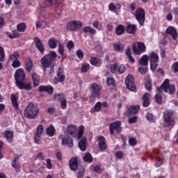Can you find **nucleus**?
Masks as SVG:
<instances>
[{
	"instance_id": "nucleus-4",
	"label": "nucleus",
	"mask_w": 178,
	"mask_h": 178,
	"mask_svg": "<svg viewBox=\"0 0 178 178\" xmlns=\"http://www.w3.org/2000/svg\"><path fill=\"white\" fill-rule=\"evenodd\" d=\"M55 59H56V53L55 51H50L49 54H46L41 58L40 63L44 67V70L47 69V67H49L51 66L52 63L55 62Z\"/></svg>"
},
{
	"instance_id": "nucleus-51",
	"label": "nucleus",
	"mask_w": 178,
	"mask_h": 178,
	"mask_svg": "<svg viewBox=\"0 0 178 178\" xmlns=\"http://www.w3.org/2000/svg\"><path fill=\"white\" fill-rule=\"evenodd\" d=\"M106 83L108 86H115V79L112 77H108L106 79Z\"/></svg>"
},
{
	"instance_id": "nucleus-27",
	"label": "nucleus",
	"mask_w": 178,
	"mask_h": 178,
	"mask_svg": "<svg viewBox=\"0 0 178 178\" xmlns=\"http://www.w3.org/2000/svg\"><path fill=\"white\" fill-rule=\"evenodd\" d=\"M59 43H60V41L56 40L55 38H51L49 40V47L51 49H54L58 46V44L59 45Z\"/></svg>"
},
{
	"instance_id": "nucleus-42",
	"label": "nucleus",
	"mask_w": 178,
	"mask_h": 178,
	"mask_svg": "<svg viewBox=\"0 0 178 178\" xmlns=\"http://www.w3.org/2000/svg\"><path fill=\"white\" fill-rule=\"evenodd\" d=\"M102 108V103H101V102H98L94 107V110H91L92 113L94 112H99V111H101V108Z\"/></svg>"
},
{
	"instance_id": "nucleus-17",
	"label": "nucleus",
	"mask_w": 178,
	"mask_h": 178,
	"mask_svg": "<svg viewBox=\"0 0 178 178\" xmlns=\"http://www.w3.org/2000/svg\"><path fill=\"white\" fill-rule=\"evenodd\" d=\"M138 111H140V106H131L127 109L125 115L126 116H131V115H136Z\"/></svg>"
},
{
	"instance_id": "nucleus-9",
	"label": "nucleus",
	"mask_w": 178,
	"mask_h": 178,
	"mask_svg": "<svg viewBox=\"0 0 178 178\" xmlns=\"http://www.w3.org/2000/svg\"><path fill=\"white\" fill-rule=\"evenodd\" d=\"M173 116V111L170 110H167L163 113V119L165 124L167 126H175V119L172 117Z\"/></svg>"
},
{
	"instance_id": "nucleus-37",
	"label": "nucleus",
	"mask_w": 178,
	"mask_h": 178,
	"mask_svg": "<svg viewBox=\"0 0 178 178\" xmlns=\"http://www.w3.org/2000/svg\"><path fill=\"white\" fill-rule=\"evenodd\" d=\"M83 33H89V34H92L94 35V34H96L97 31L95 29L90 28V26H85L83 29Z\"/></svg>"
},
{
	"instance_id": "nucleus-26",
	"label": "nucleus",
	"mask_w": 178,
	"mask_h": 178,
	"mask_svg": "<svg viewBox=\"0 0 178 178\" xmlns=\"http://www.w3.org/2000/svg\"><path fill=\"white\" fill-rule=\"evenodd\" d=\"M4 137L8 143H13V131L10 130H6L3 133Z\"/></svg>"
},
{
	"instance_id": "nucleus-49",
	"label": "nucleus",
	"mask_w": 178,
	"mask_h": 178,
	"mask_svg": "<svg viewBox=\"0 0 178 178\" xmlns=\"http://www.w3.org/2000/svg\"><path fill=\"white\" fill-rule=\"evenodd\" d=\"M63 99H65V96H63V94H57L54 95V99H56V101H58V102L62 101Z\"/></svg>"
},
{
	"instance_id": "nucleus-61",
	"label": "nucleus",
	"mask_w": 178,
	"mask_h": 178,
	"mask_svg": "<svg viewBox=\"0 0 178 178\" xmlns=\"http://www.w3.org/2000/svg\"><path fill=\"white\" fill-rule=\"evenodd\" d=\"M156 161H157V162L156 163V166L157 168H159V166H161V165H162L163 161L161 159V158H159L158 156H156Z\"/></svg>"
},
{
	"instance_id": "nucleus-23",
	"label": "nucleus",
	"mask_w": 178,
	"mask_h": 178,
	"mask_svg": "<svg viewBox=\"0 0 178 178\" xmlns=\"http://www.w3.org/2000/svg\"><path fill=\"white\" fill-rule=\"evenodd\" d=\"M62 144L63 145H67V147H73V139L69 136H64L62 138Z\"/></svg>"
},
{
	"instance_id": "nucleus-46",
	"label": "nucleus",
	"mask_w": 178,
	"mask_h": 178,
	"mask_svg": "<svg viewBox=\"0 0 178 178\" xmlns=\"http://www.w3.org/2000/svg\"><path fill=\"white\" fill-rule=\"evenodd\" d=\"M145 87L147 90V91H151V90H152V83L151 82V81H146V82L145 83Z\"/></svg>"
},
{
	"instance_id": "nucleus-8",
	"label": "nucleus",
	"mask_w": 178,
	"mask_h": 178,
	"mask_svg": "<svg viewBox=\"0 0 178 178\" xmlns=\"http://www.w3.org/2000/svg\"><path fill=\"white\" fill-rule=\"evenodd\" d=\"M90 90L91 92L90 101H95V98H99V95H101V88L97 83H92Z\"/></svg>"
},
{
	"instance_id": "nucleus-40",
	"label": "nucleus",
	"mask_w": 178,
	"mask_h": 178,
	"mask_svg": "<svg viewBox=\"0 0 178 178\" xmlns=\"http://www.w3.org/2000/svg\"><path fill=\"white\" fill-rule=\"evenodd\" d=\"M83 159L84 162H89V163H91V162H92V161H93L92 156H91V154H90V153H87L83 157Z\"/></svg>"
},
{
	"instance_id": "nucleus-53",
	"label": "nucleus",
	"mask_w": 178,
	"mask_h": 178,
	"mask_svg": "<svg viewBox=\"0 0 178 178\" xmlns=\"http://www.w3.org/2000/svg\"><path fill=\"white\" fill-rule=\"evenodd\" d=\"M108 9L111 12L116 13V6L113 3H111L108 6Z\"/></svg>"
},
{
	"instance_id": "nucleus-48",
	"label": "nucleus",
	"mask_w": 178,
	"mask_h": 178,
	"mask_svg": "<svg viewBox=\"0 0 178 178\" xmlns=\"http://www.w3.org/2000/svg\"><path fill=\"white\" fill-rule=\"evenodd\" d=\"M88 69H90V64H83L81 68V70L82 73H86Z\"/></svg>"
},
{
	"instance_id": "nucleus-54",
	"label": "nucleus",
	"mask_w": 178,
	"mask_h": 178,
	"mask_svg": "<svg viewBox=\"0 0 178 178\" xmlns=\"http://www.w3.org/2000/svg\"><path fill=\"white\" fill-rule=\"evenodd\" d=\"M58 52L61 54L62 56H65V49H63V46L61 43H59L58 44Z\"/></svg>"
},
{
	"instance_id": "nucleus-50",
	"label": "nucleus",
	"mask_w": 178,
	"mask_h": 178,
	"mask_svg": "<svg viewBox=\"0 0 178 178\" xmlns=\"http://www.w3.org/2000/svg\"><path fill=\"white\" fill-rule=\"evenodd\" d=\"M118 73L120 74H122V73H124L126 72V66L124 65H121L118 69Z\"/></svg>"
},
{
	"instance_id": "nucleus-47",
	"label": "nucleus",
	"mask_w": 178,
	"mask_h": 178,
	"mask_svg": "<svg viewBox=\"0 0 178 178\" xmlns=\"http://www.w3.org/2000/svg\"><path fill=\"white\" fill-rule=\"evenodd\" d=\"M138 72L141 74H145V73H147V72H148V67L147 66L139 67H138Z\"/></svg>"
},
{
	"instance_id": "nucleus-19",
	"label": "nucleus",
	"mask_w": 178,
	"mask_h": 178,
	"mask_svg": "<svg viewBox=\"0 0 178 178\" xmlns=\"http://www.w3.org/2000/svg\"><path fill=\"white\" fill-rule=\"evenodd\" d=\"M97 141L101 151H105V149H106V141L105 140V137L103 136H99L97 138Z\"/></svg>"
},
{
	"instance_id": "nucleus-12",
	"label": "nucleus",
	"mask_w": 178,
	"mask_h": 178,
	"mask_svg": "<svg viewBox=\"0 0 178 178\" xmlns=\"http://www.w3.org/2000/svg\"><path fill=\"white\" fill-rule=\"evenodd\" d=\"M125 84L130 91H136V85L134 84V77L129 74L125 79Z\"/></svg>"
},
{
	"instance_id": "nucleus-45",
	"label": "nucleus",
	"mask_w": 178,
	"mask_h": 178,
	"mask_svg": "<svg viewBox=\"0 0 178 178\" xmlns=\"http://www.w3.org/2000/svg\"><path fill=\"white\" fill-rule=\"evenodd\" d=\"M146 119H147L149 120V122H151V123H154L156 118H155V116L152 113H149L146 115Z\"/></svg>"
},
{
	"instance_id": "nucleus-1",
	"label": "nucleus",
	"mask_w": 178,
	"mask_h": 178,
	"mask_svg": "<svg viewBox=\"0 0 178 178\" xmlns=\"http://www.w3.org/2000/svg\"><path fill=\"white\" fill-rule=\"evenodd\" d=\"M169 83H170V81L167 79L163 81L160 87L157 88L158 93L155 95L156 104H162V95H161L162 91L168 92V90H170V94H175L176 92V87L175 85H170Z\"/></svg>"
},
{
	"instance_id": "nucleus-36",
	"label": "nucleus",
	"mask_w": 178,
	"mask_h": 178,
	"mask_svg": "<svg viewBox=\"0 0 178 178\" xmlns=\"http://www.w3.org/2000/svg\"><path fill=\"white\" fill-rule=\"evenodd\" d=\"M106 68L108 69L111 73H116V70H118V63H115L113 65H106Z\"/></svg>"
},
{
	"instance_id": "nucleus-7",
	"label": "nucleus",
	"mask_w": 178,
	"mask_h": 178,
	"mask_svg": "<svg viewBox=\"0 0 178 178\" xmlns=\"http://www.w3.org/2000/svg\"><path fill=\"white\" fill-rule=\"evenodd\" d=\"M134 15L139 24L144 26V23L145 22V10L141 8H138Z\"/></svg>"
},
{
	"instance_id": "nucleus-28",
	"label": "nucleus",
	"mask_w": 178,
	"mask_h": 178,
	"mask_svg": "<svg viewBox=\"0 0 178 178\" xmlns=\"http://www.w3.org/2000/svg\"><path fill=\"white\" fill-rule=\"evenodd\" d=\"M32 81L33 83L34 87H37L38 86H40V76L37 74L35 72H32L31 74Z\"/></svg>"
},
{
	"instance_id": "nucleus-60",
	"label": "nucleus",
	"mask_w": 178,
	"mask_h": 178,
	"mask_svg": "<svg viewBox=\"0 0 178 178\" xmlns=\"http://www.w3.org/2000/svg\"><path fill=\"white\" fill-rule=\"evenodd\" d=\"M13 63H12V66L13 67H19L20 66V62L19 61V60H15L14 61H12Z\"/></svg>"
},
{
	"instance_id": "nucleus-5",
	"label": "nucleus",
	"mask_w": 178,
	"mask_h": 178,
	"mask_svg": "<svg viewBox=\"0 0 178 178\" xmlns=\"http://www.w3.org/2000/svg\"><path fill=\"white\" fill-rule=\"evenodd\" d=\"M83 134H84V127L83 125H81L79 127L77 134L78 140H80L81 138V140L79 142L78 145L81 151H83V152H84V151L87 149V138L86 137H83Z\"/></svg>"
},
{
	"instance_id": "nucleus-64",
	"label": "nucleus",
	"mask_w": 178,
	"mask_h": 178,
	"mask_svg": "<svg viewBox=\"0 0 178 178\" xmlns=\"http://www.w3.org/2000/svg\"><path fill=\"white\" fill-rule=\"evenodd\" d=\"M115 156L118 159H122L123 158V152L118 151L115 153Z\"/></svg>"
},
{
	"instance_id": "nucleus-25",
	"label": "nucleus",
	"mask_w": 178,
	"mask_h": 178,
	"mask_svg": "<svg viewBox=\"0 0 178 178\" xmlns=\"http://www.w3.org/2000/svg\"><path fill=\"white\" fill-rule=\"evenodd\" d=\"M67 133L70 134L72 137H77V128L74 125H69L67 127Z\"/></svg>"
},
{
	"instance_id": "nucleus-34",
	"label": "nucleus",
	"mask_w": 178,
	"mask_h": 178,
	"mask_svg": "<svg viewBox=\"0 0 178 178\" xmlns=\"http://www.w3.org/2000/svg\"><path fill=\"white\" fill-rule=\"evenodd\" d=\"M124 33V26L120 24L115 28V34L117 35H122Z\"/></svg>"
},
{
	"instance_id": "nucleus-63",
	"label": "nucleus",
	"mask_w": 178,
	"mask_h": 178,
	"mask_svg": "<svg viewBox=\"0 0 178 178\" xmlns=\"http://www.w3.org/2000/svg\"><path fill=\"white\" fill-rule=\"evenodd\" d=\"M172 70H173L174 73H177V72H178V62H176L172 65Z\"/></svg>"
},
{
	"instance_id": "nucleus-30",
	"label": "nucleus",
	"mask_w": 178,
	"mask_h": 178,
	"mask_svg": "<svg viewBox=\"0 0 178 178\" xmlns=\"http://www.w3.org/2000/svg\"><path fill=\"white\" fill-rule=\"evenodd\" d=\"M56 129L54 127V125L51 124L49 127L46 129V134L49 136V137H54L55 136V132Z\"/></svg>"
},
{
	"instance_id": "nucleus-57",
	"label": "nucleus",
	"mask_w": 178,
	"mask_h": 178,
	"mask_svg": "<svg viewBox=\"0 0 178 178\" xmlns=\"http://www.w3.org/2000/svg\"><path fill=\"white\" fill-rule=\"evenodd\" d=\"M129 124H134L137 122V116L130 117L128 120Z\"/></svg>"
},
{
	"instance_id": "nucleus-31",
	"label": "nucleus",
	"mask_w": 178,
	"mask_h": 178,
	"mask_svg": "<svg viewBox=\"0 0 178 178\" xmlns=\"http://www.w3.org/2000/svg\"><path fill=\"white\" fill-rule=\"evenodd\" d=\"M18 160L19 156H15L14 160L12 162V166L14 168V169H16L17 172L20 169V163H19Z\"/></svg>"
},
{
	"instance_id": "nucleus-35",
	"label": "nucleus",
	"mask_w": 178,
	"mask_h": 178,
	"mask_svg": "<svg viewBox=\"0 0 178 178\" xmlns=\"http://www.w3.org/2000/svg\"><path fill=\"white\" fill-rule=\"evenodd\" d=\"M90 63L92 65V66H101V59L92 57L90 59Z\"/></svg>"
},
{
	"instance_id": "nucleus-39",
	"label": "nucleus",
	"mask_w": 178,
	"mask_h": 178,
	"mask_svg": "<svg viewBox=\"0 0 178 178\" xmlns=\"http://www.w3.org/2000/svg\"><path fill=\"white\" fill-rule=\"evenodd\" d=\"M26 24L22 22L17 26V31L19 33H24L26 31Z\"/></svg>"
},
{
	"instance_id": "nucleus-58",
	"label": "nucleus",
	"mask_w": 178,
	"mask_h": 178,
	"mask_svg": "<svg viewBox=\"0 0 178 178\" xmlns=\"http://www.w3.org/2000/svg\"><path fill=\"white\" fill-rule=\"evenodd\" d=\"M74 47V42H73L72 40H70L67 43V48L69 49V51H71L72 48Z\"/></svg>"
},
{
	"instance_id": "nucleus-56",
	"label": "nucleus",
	"mask_w": 178,
	"mask_h": 178,
	"mask_svg": "<svg viewBox=\"0 0 178 178\" xmlns=\"http://www.w3.org/2000/svg\"><path fill=\"white\" fill-rule=\"evenodd\" d=\"M85 172H86V169H84V168H83L81 170L78 171L77 177L78 178H83Z\"/></svg>"
},
{
	"instance_id": "nucleus-6",
	"label": "nucleus",
	"mask_w": 178,
	"mask_h": 178,
	"mask_svg": "<svg viewBox=\"0 0 178 178\" xmlns=\"http://www.w3.org/2000/svg\"><path fill=\"white\" fill-rule=\"evenodd\" d=\"M148 59L150 62V68L151 70L154 72V70H156L158 67V62H159V56L156 54V53L152 51L149 56Z\"/></svg>"
},
{
	"instance_id": "nucleus-59",
	"label": "nucleus",
	"mask_w": 178,
	"mask_h": 178,
	"mask_svg": "<svg viewBox=\"0 0 178 178\" xmlns=\"http://www.w3.org/2000/svg\"><path fill=\"white\" fill-rule=\"evenodd\" d=\"M129 143L131 145H137V140L136 138H129Z\"/></svg>"
},
{
	"instance_id": "nucleus-10",
	"label": "nucleus",
	"mask_w": 178,
	"mask_h": 178,
	"mask_svg": "<svg viewBox=\"0 0 178 178\" xmlns=\"http://www.w3.org/2000/svg\"><path fill=\"white\" fill-rule=\"evenodd\" d=\"M83 24L79 20H72L67 24V30L68 31H77L81 29Z\"/></svg>"
},
{
	"instance_id": "nucleus-43",
	"label": "nucleus",
	"mask_w": 178,
	"mask_h": 178,
	"mask_svg": "<svg viewBox=\"0 0 178 178\" xmlns=\"http://www.w3.org/2000/svg\"><path fill=\"white\" fill-rule=\"evenodd\" d=\"M18 59H19V53H17V52H14L13 54H12L10 56V58H9V60L10 62H13L15 60H18Z\"/></svg>"
},
{
	"instance_id": "nucleus-20",
	"label": "nucleus",
	"mask_w": 178,
	"mask_h": 178,
	"mask_svg": "<svg viewBox=\"0 0 178 178\" xmlns=\"http://www.w3.org/2000/svg\"><path fill=\"white\" fill-rule=\"evenodd\" d=\"M151 102V97L149 93L146 92L143 95L142 97V104L143 106L147 108V106H149V103Z\"/></svg>"
},
{
	"instance_id": "nucleus-24",
	"label": "nucleus",
	"mask_w": 178,
	"mask_h": 178,
	"mask_svg": "<svg viewBox=\"0 0 178 178\" xmlns=\"http://www.w3.org/2000/svg\"><path fill=\"white\" fill-rule=\"evenodd\" d=\"M39 91L40 92H45L47 94H52L54 92V88L51 86H41L39 87Z\"/></svg>"
},
{
	"instance_id": "nucleus-15",
	"label": "nucleus",
	"mask_w": 178,
	"mask_h": 178,
	"mask_svg": "<svg viewBox=\"0 0 178 178\" xmlns=\"http://www.w3.org/2000/svg\"><path fill=\"white\" fill-rule=\"evenodd\" d=\"M33 41L35 42V47L38 49L40 53L44 54L45 48H44V44H42V42H41V39L38 37H35L33 38Z\"/></svg>"
},
{
	"instance_id": "nucleus-16",
	"label": "nucleus",
	"mask_w": 178,
	"mask_h": 178,
	"mask_svg": "<svg viewBox=\"0 0 178 178\" xmlns=\"http://www.w3.org/2000/svg\"><path fill=\"white\" fill-rule=\"evenodd\" d=\"M65 74H63V70L62 68H58V72L57 73V77L54 78L55 84H58V83H63L65 81Z\"/></svg>"
},
{
	"instance_id": "nucleus-3",
	"label": "nucleus",
	"mask_w": 178,
	"mask_h": 178,
	"mask_svg": "<svg viewBox=\"0 0 178 178\" xmlns=\"http://www.w3.org/2000/svg\"><path fill=\"white\" fill-rule=\"evenodd\" d=\"M38 112H40L38 106H35L34 103H29L24 111V115L28 119H35Z\"/></svg>"
},
{
	"instance_id": "nucleus-22",
	"label": "nucleus",
	"mask_w": 178,
	"mask_h": 178,
	"mask_svg": "<svg viewBox=\"0 0 178 178\" xmlns=\"http://www.w3.org/2000/svg\"><path fill=\"white\" fill-rule=\"evenodd\" d=\"M165 33L167 34H170L173 38V40H177V31L175 29L173 26H169L166 31Z\"/></svg>"
},
{
	"instance_id": "nucleus-18",
	"label": "nucleus",
	"mask_w": 178,
	"mask_h": 178,
	"mask_svg": "<svg viewBox=\"0 0 178 178\" xmlns=\"http://www.w3.org/2000/svg\"><path fill=\"white\" fill-rule=\"evenodd\" d=\"M79 159L77 157H72L70 161L69 165L71 170L76 171L77 170V168H79Z\"/></svg>"
},
{
	"instance_id": "nucleus-2",
	"label": "nucleus",
	"mask_w": 178,
	"mask_h": 178,
	"mask_svg": "<svg viewBox=\"0 0 178 178\" xmlns=\"http://www.w3.org/2000/svg\"><path fill=\"white\" fill-rule=\"evenodd\" d=\"M15 84L19 88V90H26V91H30L33 87H31V83H25L24 79H26V74L24 71L22 69H17L15 74Z\"/></svg>"
},
{
	"instance_id": "nucleus-13",
	"label": "nucleus",
	"mask_w": 178,
	"mask_h": 178,
	"mask_svg": "<svg viewBox=\"0 0 178 178\" xmlns=\"http://www.w3.org/2000/svg\"><path fill=\"white\" fill-rule=\"evenodd\" d=\"M44 131V127L42 124H39L36 129V132L34 135V140L35 144H41V136Z\"/></svg>"
},
{
	"instance_id": "nucleus-32",
	"label": "nucleus",
	"mask_w": 178,
	"mask_h": 178,
	"mask_svg": "<svg viewBox=\"0 0 178 178\" xmlns=\"http://www.w3.org/2000/svg\"><path fill=\"white\" fill-rule=\"evenodd\" d=\"M137 26L135 24H129L127 26V33L128 34H134L136 33V30Z\"/></svg>"
},
{
	"instance_id": "nucleus-14",
	"label": "nucleus",
	"mask_w": 178,
	"mask_h": 178,
	"mask_svg": "<svg viewBox=\"0 0 178 178\" xmlns=\"http://www.w3.org/2000/svg\"><path fill=\"white\" fill-rule=\"evenodd\" d=\"M121 124L122 122L120 121L111 122L109 125L111 134L113 135V131H115V130H117L118 133H120V131H122V129L120 128Z\"/></svg>"
},
{
	"instance_id": "nucleus-62",
	"label": "nucleus",
	"mask_w": 178,
	"mask_h": 178,
	"mask_svg": "<svg viewBox=\"0 0 178 178\" xmlns=\"http://www.w3.org/2000/svg\"><path fill=\"white\" fill-rule=\"evenodd\" d=\"M46 162L47 169H52V163L51 162V159H47Z\"/></svg>"
},
{
	"instance_id": "nucleus-11",
	"label": "nucleus",
	"mask_w": 178,
	"mask_h": 178,
	"mask_svg": "<svg viewBox=\"0 0 178 178\" xmlns=\"http://www.w3.org/2000/svg\"><path fill=\"white\" fill-rule=\"evenodd\" d=\"M145 44L141 42H138L136 44L134 43L132 45V51L136 55H140V54L145 52Z\"/></svg>"
},
{
	"instance_id": "nucleus-29",
	"label": "nucleus",
	"mask_w": 178,
	"mask_h": 178,
	"mask_svg": "<svg viewBox=\"0 0 178 178\" xmlns=\"http://www.w3.org/2000/svg\"><path fill=\"white\" fill-rule=\"evenodd\" d=\"M18 99L19 97H17V95L14 94L10 95V100L13 104V106L15 109H17L19 108V102H17Z\"/></svg>"
},
{
	"instance_id": "nucleus-55",
	"label": "nucleus",
	"mask_w": 178,
	"mask_h": 178,
	"mask_svg": "<svg viewBox=\"0 0 178 178\" xmlns=\"http://www.w3.org/2000/svg\"><path fill=\"white\" fill-rule=\"evenodd\" d=\"M76 55L79 59H83V58H84V53L81 49H78L76 51Z\"/></svg>"
},
{
	"instance_id": "nucleus-33",
	"label": "nucleus",
	"mask_w": 178,
	"mask_h": 178,
	"mask_svg": "<svg viewBox=\"0 0 178 178\" xmlns=\"http://www.w3.org/2000/svg\"><path fill=\"white\" fill-rule=\"evenodd\" d=\"M148 55H143L139 60L140 66H148Z\"/></svg>"
},
{
	"instance_id": "nucleus-41",
	"label": "nucleus",
	"mask_w": 178,
	"mask_h": 178,
	"mask_svg": "<svg viewBox=\"0 0 178 178\" xmlns=\"http://www.w3.org/2000/svg\"><path fill=\"white\" fill-rule=\"evenodd\" d=\"M113 47H114L115 51H116L117 52L123 51V49H124V45H123L122 44H120V43L114 44Z\"/></svg>"
},
{
	"instance_id": "nucleus-38",
	"label": "nucleus",
	"mask_w": 178,
	"mask_h": 178,
	"mask_svg": "<svg viewBox=\"0 0 178 178\" xmlns=\"http://www.w3.org/2000/svg\"><path fill=\"white\" fill-rule=\"evenodd\" d=\"M36 29H44L47 26V22L44 20L35 22Z\"/></svg>"
},
{
	"instance_id": "nucleus-21",
	"label": "nucleus",
	"mask_w": 178,
	"mask_h": 178,
	"mask_svg": "<svg viewBox=\"0 0 178 178\" xmlns=\"http://www.w3.org/2000/svg\"><path fill=\"white\" fill-rule=\"evenodd\" d=\"M33 60H31V58L26 57V60H25V70H26L27 73H31V70L33 69Z\"/></svg>"
},
{
	"instance_id": "nucleus-52",
	"label": "nucleus",
	"mask_w": 178,
	"mask_h": 178,
	"mask_svg": "<svg viewBox=\"0 0 178 178\" xmlns=\"http://www.w3.org/2000/svg\"><path fill=\"white\" fill-rule=\"evenodd\" d=\"M60 103L61 104V109H66V106L67 105L66 98L65 97L64 99L60 100Z\"/></svg>"
},
{
	"instance_id": "nucleus-44",
	"label": "nucleus",
	"mask_w": 178,
	"mask_h": 178,
	"mask_svg": "<svg viewBox=\"0 0 178 178\" xmlns=\"http://www.w3.org/2000/svg\"><path fill=\"white\" fill-rule=\"evenodd\" d=\"M0 62H5V50L0 46Z\"/></svg>"
}]
</instances>
